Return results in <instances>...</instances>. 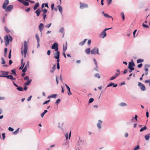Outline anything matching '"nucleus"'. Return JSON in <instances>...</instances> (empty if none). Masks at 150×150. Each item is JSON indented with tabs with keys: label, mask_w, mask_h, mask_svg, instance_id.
I'll list each match as a JSON object with an SVG mask.
<instances>
[{
	"label": "nucleus",
	"mask_w": 150,
	"mask_h": 150,
	"mask_svg": "<svg viewBox=\"0 0 150 150\" xmlns=\"http://www.w3.org/2000/svg\"><path fill=\"white\" fill-rule=\"evenodd\" d=\"M1 73L2 74L1 75H0V77L6 78L7 79L12 80H16V78H14L12 74L8 75L9 73L8 71H1Z\"/></svg>",
	"instance_id": "obj_1"
},
{
	"label": "nucleus",
	"mask_w": 150,
	"mask_h": 150,
	"mask_svg": "<svg viewBox=\"0 0 150 150\" xmlns=\"http://www.w3.org/2000/svg\"><path fill=\"white\" fill-rule=\"evenodd\" d=\"M28 50V42L26 41H24V42L23 51H21V54L22 56L23 55L24 58L26 57V55Z\"/></svg>",
	"instance_id": "obj_2"
},
{
	"label": "nucleus",
	"mask_w": 150,
	"mask_h": 150,
	"mask_svg": "<svg viewBox=\"0 0 150 150\" xmlns=\"http://www.w3.org/2000/svg\"><path fill=\"white\" fill-rule=\"evenodd\" d=\"M12 37L10 35H7L5 36L4 37L5 46H7L8 45H9L10 42H12Z\"/></svg>",
	"instance_id": "obj_3"
},
{
	"label": "nucleus",
	"mask_w": 150,
	"mask_h": 150,
	"mask_svg": "<svg viewBox=\"0 0 150 150\" xmlns=\"http://www.w3.org/2000/svg\"><path fill=\"white\" fill-rule=\"evenodd\" d=\"M99 49L97 47H95L93 48L91 51V54H100L99 53Z\"/></svg>",
	"instance_id": "obj_4"
},
{
	"label": "nucleus",
	"mask_w": 150,
	"mask_h": 150,
	"mask_svg": "<svg viewBox=\"0 0 150 150\" xmlns=\"http://www.w3.org/2000/svg\"><path fill=\"white\" fill-rule=\"evenodd\" d=\"M13 8V6L12 5H8L4 9L6 12H8L11 11Z\"/></svg>",
	"instance_id": "obj_5"
},
{
	"label": "nucleus",
	"mask_w": 150,
	"mask_h": 150,
	"mask_svg": "<svg viewBox=\"0 0 150 150\" xmlns=\"http://www.w3.org/2000/svg\"><path fill=\"white\" fill-rule=\"evenodd\" d=\"M59 45L57 42H54L51 46V48L54 50V51H57L58 50Z\"/></svg>",
	"instance_id": "obj_6"
},
{
	"label": "nucleus",
	"mask_w": 150,
	"mask_h": 150,
	"mask_svg": "<svg viewBox=\"0 0 150 150\" xmlns=\"http://www.w3.org/2000/svg\"><path fill=\"white\" fill-rule=\"evenodd\" d=\"M67 42H66V44H65V47L64 45H63V52L62 54L65 58H67V57H66V54H65V52L67 50Z\"/></svg>",
	"instance_id": "obj_7"
},
{
	"label": "nucleus",
	"mask_w": 150,
	"mask_h": 150,
	"mask_svg": "<svg viewBox=\"0 0 150 150\" xmlns=\"http://www.w3.org/2000/svg\"><path fill=\"white\" fill-rule=\"evenodd\" d=\"M138 86L142 91H144L146 90V88L145 86L141 83L139 82L138 83Z\"/></svg>",
	"instance_id": "obj_8"
},
{
	"label": "nucleus",
	"mask_w": 150,
	"mask_h": 150,
	"mask_svg": "<svg viewBox=\"0 0 150 150\" xmlns=\"http://www.w3.org/2000/svg\"><path fill=\"white\" fill-rule=\"evenodd\" d=\"M17 1L22 4L24 6H28L29 5V3L27 1H25L24 0H17Z\"/></svg>",
	"instance_id": "obj_9"
},
{
	"label": "nucleus",
	"mask_w": 150,
	"mask_h": 150,
	"mask_svg": "<svg viewBox=\"0 0 150 150\" xmlns=\"http://www.w3.org/2000/svg\"><path fill=\"white\" fill-rule=\"evenodd\" d=\"M44 27V24L42 23H40L38 26L39 29L41 32V35H42V31Z\"/></svg>",
	"instance_id": "obj_10"
},
{
	"label": "nucleus",
	"mask_w": 150,
	"mask_h": 150,
	"mask_svg": "<svg viewBox=\"0 0 150 150\" xmlns=\"http://www.w3.org/2000/svg\"><path fill=\"white\" fill-rule=\"evenodd\" d=\"M9 4L8 0H5L2 5V8L4 9Z\"/></svg>",
	"instance_id": "obj_11"
},
{
	"label": "nucleus",
	"mask_w": 150,
	"mask_h": 150,
	"mask_svg": "<svg viewBox=\"0 0 150 150\" xmlns=\"http://www.w3.org/2000/svg\"><path fill=\"white\" fill-rule=\"evenodd\" d=\"M80 7L81 9H83L84 8H87L88 6L87 4L85 3H81V2L80 3Z\"/></svg>",
	"instance_id": "obj_12"
},
{
	"label": "nucleus",
	"mask_w": 150,
	"mask_h": 150,
	"mask_svg": "<svg viewBox=\"0 0 150 150\" xmlns=\"http://www.w3.org/2000/svg\"><path fill=\"white\" fill-rule=\"evenodd\" d=\"M56 52L54 54V57L55 59L59 58L60 57V52L59 51H55Z\"/></svg>",
	"instance_id": "obj_13"
},
{
	"label": "nucleus",
	"mask_w": 150,
	"mask_h": 150,
	"mask_svg": "<svg viewBox=\"0 0 150 150\" xmlns=\"http://www.w3.org/2000/svg\"><path fill=\"white\" fill-rule=\"evenodd\" d=\"M107 36V34L103 30L100 35V36L103 38H104Z\"/></svg>",
	"instance_id": "obj_14"
},
{
	"label": "nucleus",
	"mask_w": 150,
	"mask_h": 150,
	"mask_svg": "<svg viewBox=\"0 0 150 150\" xmlns=\"http://www.w3.org/2000/svg\"><path fill=\"white\" fill-rule=\"evenodd\" d=\"M102 123V121L101 120H99L97 124V127L99 129H100L101 128V125Z\"/></svg>",
	"instance_id": "obj_15"
},
{
	"label": "nucleus",
	"mask_w": 150,
	"mask_h": 150,
	"mask_svg": "<svg viewBox=\"0 0 150 150\" xmlns=\"http://www.w3.org/2000/svg\"><path fill=\"white\" fill-rule=\"evenodd\" d=\"M135 66V64L132 59L131 62L129 63L128 67H134Z\"/></svg>",
	"instance_id": "obj_16"
},
{
	"label": "nucleus",
	"mask_w": 150,
	"mask_h": 150,
	"mask_svg": "<svg viewBox=\"0 0 150 150\" xmlns=\"http://www.w3.org/2000/svg\"><path fill=\"white\" fill-rule=\"evenodd\" d=\"M65 86H66V88L67 90H68V94L69 96L71 95L72 93L71 92V90L70 88L66 84H65Z\"/></svg>",
	"instance_id": "obj_17"
},
{
	"label": "nucleus",
	"mask_w": 150,
	"mask_h": 150,
	"mask_svg": "<svg viewBox=\"0 0 150 150\" xmlns=\"http://www.w3.org/2000/svg\"><path fill=\"white\" fill-rule=\"evenodd\" d=\"M41 10L40 8H38L35 11V13L36 14L37 16V17H38L39 16L40 14V13H41Z\"/></svg>",
	"instance_id": "obj_18"
},
{
	"label": "nucleus",
	"mask_w": 150,
	"mask_h": 150,
	"mask_svg": "<svg viewBox=\"0 0 150 150\" xmlns=\"http://www.w3.org/2000/svg\"><path fill=\"white\" fill-rule=\"evenodd\" d=\"M59 32L63 34L62 37H63L64 35V28L63 27H61L59 30Z\"/></svg>",
	"instance_id": "obj_19"
},
{
	"label": "nucleus",
	"mask_w": 150,
	"mask_h": 150,
	"mask_svg": "<svg viewBox=\"0 0 150 150\" xmlns=\"http://www.w3.org/2000/svg\"><path fill=\"white\" fill-rule=\"evenodd\" d=\"M150 67V64H146L144 65V69L146 72H148V68Z\"/></svg>",
	"instance_id": "obj_20"
},
{
	"label": "nucleus",
	"mask_w": 150,
	"mask_h": 150,
	"mask_svg": "<svg viewBox=\"0 0 150 150\" xmlns=\"http://www.w3.org/2000/svg\"><path fill=\"white\" fill-rule=\"evenodd\" d=\"M11 74H13L14 76H16L17 75L16 72V70L15 69H13L11 70Z\"/></svg>",
	"instance_id": "obj_21"
},
{
	"label": "nucleus",
	"mask_w": 150,
	"mask_h": 150,
	"mask_svg": "<svg viewBox=\"0 0 150 150\" xmlns=\"http://www.w3.org/2000/svg\"><path fill=\"white\" fill-rule=\"evenodd\" d=\"M39 3L38 2L36 3L33 7V8L34 10H36L39 6Z\"/></svg>",
	"instance_id": "obj_22"
},
{
	"label": "nucleus",
	"mask_w": 150,
	"mask_h": 150,
	"mask_svg": "<svg viewBox=\"0 0 150 150\" xmlns=\"http://www.w3.org/2000/svg\"><path fill=\"white\" fill-rule=\"evenodd\" d=\"M32 81V79H30V80L27 81V82L24 83V85L26 86L29 85L31 83Z\"/></svg>",
	"instance_id": "obj_23"
},
{
	"label": "nucleus",
	"mask_w": 150,
	"mask_h": 150,
	"mask_svg": "<svg viewBox=\"0 0 150 150\" xmlns=\"http://www.w3.org/2000/svg\"><path fill=\"white\" fill-rule=\"evenodd\" d=\"M56 69V64L54 65L53 67L52 68V69L50 70V72L51 73H53L54 71Z\"/></svg>",
	"instance_id": "obj_24"
},
{
	"label": "nucleus",
	"mask_w": 150,
	"mask_h": 150,
	"mask_svg": "<svg viewBox=\"0 0 150 150\" xmlns=\"http://www.w3.org/2000/svg\"><path fill=\"white\" fill-rule=\"evenodd\" d=\"M90 50V48H88L85 50V52L87 54H89L91 51Z\"/></svg>",
	"instance_id": "obj_25"
},
{
	"label": "nucleus",
	"mask_w": 150,
	"mask_h": 150,
	"mask_svg": "<svg viewBox=\"0 0 150 150\" xmlns=\"http://www.w3.org/2000/svg\"><path fill=\"white\" fill-rule=\"evenodd\" d=\"M87 40V39H84L82 41L80 42L79 43V45H81V46L83 45L85 43V42H86V40Z\"/></svg>",
	"instance_id": "obj_26"
},
{
	"label": "nucleus",
	"mask_w": 150,
	"mask_h": 150,
	"mask_svg": "<svg viewBox=\"0 0 150 150\" xmlns=\"http://www.w3.org/2000/svg\"><path fill=\"white\" fill-rule=\"evenodd\" d=\"M57 7L58 8V10L61 13H62V7L60 5H58L57 6Z\"/></svg>",
	"instance_id": "obj_27"
},
{
	"label": "nucleus",
	"mask_w": 150,
	"mask_h": 150,
	"mask_svg": "<svg viewBox=\"0 0 150 150\" xmlns=\"http://www.w3.org/2000/svg\"><path fill=\"white\" fill-rule=\"evenodd\" d=\"M48 112V110H45L44 111L42 112L40 115L41 116L42 118H43L47 112Z\"/></svg>",
	"instance_id": "obj_28"
},
{
	"label": "nucleus",
	"mask_w": 150,
	"mask_h": 150,
	"mask_svg": "<svg viewBox=\"0 0 150 150\" xmlns=\"http://www.w3.org/2000/svg\"><path fill=\"white\" fill-rule=\"evenodd\" d=\"M150 137V133L145 136V138L146 140H148Z\"/></svg>",
	"instance_id": "obj_29"
},
{
	"label": "nucleus",
	"mask_w": 150,
	"mask_h": 150,
	"mask_svg": "<svg viewBox=\"0 0 150 150\" xmlns=\"http://www.w3.org/2000/svg\"><path fill=\"white\" fill-rule=\"evenodd\" d=\"M17 89L19 91H23V87L21 86H18L17 87Z\"/></svg>",
	"instance_id": "obj_30"
},
{
	"label": "nucleus",
	"mask_w": 150,
	"mask_h": 150,
	"mask_svg": "<svg viewBox=\"0 0 150 150\" xmlns=\"http://www.w3.org/2000/svg\"><path fill=\"white\" fill-rule=\"evenodd\" d=\"M104 17H105L107 18H111L112 19V20L113 19L112 17L111 16H110L107 13L104 14Z\"/></svg>",
	"instance_id": "obj_31"
},
{
	"label": "nucleus",
	"mask_w": 150,
	"mask_h": 150,
	"mask_svg": "<svg viewBox=\"0 0 150 150\" xmlns=\"http://www.w3.org/2000/svg\"><path fill=\"white\" fill-rule=\"evenodd\" d=\"M147 129V127L146 126H145L144 127L141 128L140 129L139 131L141 132H142L143 131L146 130Z\"/></svg>",
	"instance_id": "obj_32"
},
{
	"label": "nucleus",
	"mask_w": 150,
	"mask_h": 150,
	"mask_svg": "<svg viewBox=\"0 0 150 150\" xmlns=\"http://www.w3.org/2000/svg\"><path fill=\"white\" fill-rule=\"evenodd\" d=\"M35 36L37 39V42H40V39L38 34H36Z\"/></svg>",
	"instance_id": "obj_33"
},
{
	"label": "nucleus",
	"mask_w": 150,
	"mask_h": 150,
	"mask_svg": "<svg viewBox=\"0 0 150 150\" xmlns=\"http://www.w3.org/2000/svg\"><path fill=\"white\" fill-rule=\"evenodd\" d=\"M144 60L143 59H138L137 60V63H142L144 61Z\"/></svg>",
	"instance_id": "obj_34"
},
{
	"label": "nucleus",
	"mask_w": 150,
	"mask_h": 150,
	"mask_svg": "<svg viewBox=\"0 0 150 150\" xmlns=\"http://www.w3.org/2000/svg\"><path fill=\"white\" fill-rule=\"evenodd\" d=\"M19 128H18L16 130H15V131H14V132H13V134H17L19 132Z\"/></svg>",
	"instance_id": "obj_35"
},
{
	"label": "nucleus",
	"mask_w": 150,
	"mask_h": 150,
	"mask_svg": "<svg viewBox=\"0 0 150 150\" xmlns=\"http://www.w3.org/2000/svg\"><path fill=\"white\" fill-rule=\"evenodd\" d=\"M4 28L5 30L7 33H8L10 32V30L8 29L7 27L6 26H5Z\"/></svg>",
	"instance_id": "obj_36"
},
{
	"label": "nucleus",
	"mask_w": 150,
	"mask_h": 150,
	"mask_svg": "<svg viewBox=\"0 0 150 150\" xmlns=\"http://www.w3.org/2000/svg\"><path fill=\"white\" fill-rule=\"evenodd\" d=\"M21 60V66L23 67H24L25 65V63L23 62V59H22Z\"/></svg>",
	"instance_id": "obj_37"
},
{
	"label": "nucleus",
	"mask_w": 150,
	"mask_h": 150,
	"mask_svg": "<svg viewBox=\"0 0 150 150\" xmlns=\"http://www.w3.org/2000/svg\"><path fill=\"white\" fill-rule=\"evenodd\" d=\"M142 26L144 28H148L149 27V26L148 25L145 24L144 23L142 24Z\"/></svg>",
	"instance_id": "obj_38"
},
{
	"label": "nucleus",
	"mask_w": 150,
	"mask_h": 150,
	"mask_svg": "<svg viewBox=\"0 0 150 150\" xmlns=\"http://www.w3.org/2000/svg\"><path fill=\"white\" fill-rule=\"evenodd\" d=\"M27 68L26 67V66H25V67L23 68L22 70V72H25L27 71Z\"/></svg>",
	"instance_id": "obj_39"
},
{
	"label": "nucleus",
	"mask_w": 150,
	"mask_h": 150,
	"mask_svg": "<svg viewBox=\"0 0 150 150\" xmlns=\"http://www.w3.org/2000/svg\"><path fill=\"white\" fill-rule=\"evenodd\" d=\"M94 99L93 98H91L89 99L88 103H91L94 101Z\"/></svg>",
	"instance_id": "obj_40"
},
{
	"label": "nucleus",
	"mask_w": 150,
	"mask_h": 150,
	"mask_svg": "<svg viewBox=\"0 0 150 150\" xmlns=\"http://www.w3.org/2000/svg\"><path fill=\"white\" fill-rule=\"evenodd\" d=\"M94 77L99 79L100 78V76L99 74L97 73L94 75Z\"/></svg>",
	"instance_id": "obj_41"
},
{
	"label": "nucleus",
	"mask_w": 150,
	"mask_h": 150,
	"mask_svg": "<svg viewBox=\"0 0 150 150\" xmlns=\"http://www.w3.org/2000/svg\"><path fill=\"white\" fill-rule=\"evenodd\" d=\"M119 105L120 106L123 107L125 106H126L127 104L125 103L122 102L120 103L119 104Z\"/></svg>",
	"instance_id": "obj_42"
},
{
	"label": "nucleus",
	"mask_w": 150,
	"mask_h": 150,
	"mask_svg": "<svg viewBox=\"0 0 150 150\" xmlns=\"http://www.w3.org/2000/svg\"><path fill=\"white\" fill-rule=\"evenodd\" d=\"M1 59L2 60L1 64H5L6 63V61L3 57H1Z\"/></svg>",
	"instance_id": "obj_43"
},
{
	"label": "nucleus",
	"mask_w": 150,
	"mask_h": 150,
	"mask_svg": "<svg viewBox=\"0 0 150 150\" xmlns=\"http://www.w3.org/2000/svg\"><path fill=\"white\" fill-rule=\"evenodd\" d=\"M50 101V99H49L48 100L45 101L43 103V105H45V104H47Z\"/></svg>",
	"instance_id": "obj_44"
},
{
	"label": "nucleus",
	"mask_w": 150,
	"mask_h": 150,
	"mask_svg": "<svg viewBox=\"0 0 150 150\" xmlns=\"http://www.w3.org/2000/svg\"><path fill=\"white\" fill-rule=\"evenodd\" d=\"M121 15L122 16L123 21L125 19V16L123 12H122L121 13Z\"/></svg>",
	"instance_id": "obj_45"
},
{
	"label": "nucleus",
	"mask_w": 150,
	"mask_h": 150,
	"mask_svg": "<svg viewBox=\"0 0 150 150\" xmlns=\"http://www.w3.org/2000/svg\"><path fill=\"white\" fill-rule=\"evenodd\" d=\"M140 148V146L139 145H137L135 148L133 150H137L139 149Z\"/></svg>",
	"instance_id": "obj_46"
},
{
	"label": "nucleus",
	"mask_w": 150,
	"mask_h": 150,
	"mask_svg": "<svg viewBox=\"0 0 150 150\" xmlns=\"http://www.w3.org/2000/svg\"><path fill=\"white\" fill-rule=\"evenodd\" d=\"M57 94H53L51 95L52 98H56L57 97Z\"/></svg>",
	"instance_id": "obj_47"
},
{
	"label": "nucleus",
	"mask_w": 150,
	"mask_h": 150,
	"mask_svg": "<svg viewBox=\"0 0 150 150\" xmlns=\"http://www.w3.org/2000/svg\"><path fill=\"white\" fill-rule=\"evenodd\" d=\"M2 136L3 140H4L6 138L5 134L3 133L2 134Z\"/></svg>",
	"instance_id": "obj_48"
},
{
	"label": "nucleus",
	"mask_w": 150,
	"mask_h": 150,
	"mask_svg": "<svg viewBox=\"0 0 150 150\" xmlns=\"http://www.w3.org/2000/svg\"><path fill=\"white\" fill-rule=\"evenodd\" d=\"M42 16L43 17V20H44V21H45V19L46 18L47 15L45 13H45H43L42 14Z\"/></svg>",
	"instance_id": "obj_49"
},
{
	"label": "nucleus",
	"mask_w": 150,
	"mask_h": 150,
	"mask_svg": "<svg viewBox=\"0 0 150 150\" xmlns=\"http://www.w3.org/2000/svg\"><path fill=\"white\" fill-rule=\"evenodd\" d=\"M56 80L57 84L59 83L58 77L57 76H56Z\"/></svg>",
	"instance_id": "obj_50"
},
{
	"label": "nucleus",
	"mask_w": 150,
	"mask_h": 150,
	"mask_svg": "<svg viewBox=\"0 0 150 150\" xmlns=\"http://www.w3.org/2000/svg\"><path fill=\"white\" fill-rule=\"evenodd\" d=\"M61 101V99H57L55 102V103L56 104H58Z\"/></svg>",
	"instance_id": "obj_51"
},
{
	"label": "nucleus",
	"mask_w": 150,
	"mask_h": 150,
	"mask_svg": "<svg viewBox=\"0 0 150 150\" xmlns=\"http://www.w3.org/2000/svg\"><path fill=\"white\" fill-rule=\"evenodd\" d=\"M54 3H52L51 4V8L52 10H53L54 9Z\"/></svg>",
	"instance_id": "obj_52"
},
{
	"label": "nucleus",
	"mask_w": 150,
	"mask_h": 150,
	"mask_svg": "<svg viewBox=\"0 0 150 150\" xmlns=\"http://www.w3.org/2000/svg\"><path fill=\"white\" fill-rule=\"evenodd\" d=\"M51 24H52V23H50L49 24H47V25H45V27H46V28H49L50 27V26L51 25Z\"/></svg>",
	"instance_id": "obj_53"
},
{
	"label": "nucleus",
	"mask_w": 150,
	"mask_h": 150,
	"mask_svg": "<svg viewBox=\"0 0 150 150\" xmlns=\"http://www.w3.org/2000/svg\"><path fill=\"white\" fill-rule=\"evenodd\" d=\"M42 12H43V13H45L47 12V10L46 8H45L44 9L42 10Z\"/></svg>",
	"instance_id": "obj_54"
},
{
	"label": "nucleus",
	"mask_w": 150,
	"mask_h": 150,
	"mask_svg": "<svg viewBox=\"0 0 150 150\" xmlns=\"http://www.w3.org/2000/svg\"><path fill=\"white\" fill-rule=\"evenodd\" d=\"M107 2L108 5L110 4L112 2V0H107Z\"/></svg>",
	"instance_id": "obj_55"
},
{
	"label": "nucleus",
	"mask_w": 150,
	"mask_h": 150,
	"mask_svg": "<svg viewBox=\"0 0 150 150\" xmlns=\"http://www.w3.org/2000/svg\"><path fill=\"white\" fill-rule=\"evenodd\" d=\"M113 83H112V82H110V83L108 84L107 86H106V88H107V87H110V86H112V85H113Z\"/></svg>",
	"instance_id": "obj_56"
},
{
	"label": "nucleus",
	"mask_w": 150,
	"mask_h": 150,
	"mask_svg": "<svg viewBox=\"0 0 150 150\" xmlns=\"http://www.w3.org/2000/svg\"><path fill=\"white\" fill-rule=\"evenodd\" d=\"M24 80H27V81L30 80L29 79V76H25V77L24 78Z\"/></svg>",
	"instance_id": "obj_57"
},
{
	"label": "nucleus",
	"mask_w": 150,
	"mask_h": 150,
	"mask_svg": "<svg viewBox=\"0 0 150 150\" xmlns=\"http://www.w3.org/2000/svg\"><path fill=\"white\" fill-rule=\"evenodd\" d=\"M8 130L9 131L12 132L14 130V129L11 127H9L8 128Z\"/></svg>",
	"instance_id": "obj_58"
},
{
	"label": "nucleus",
	"mask_w": 150,
	"mask_h": 150,
	"mask_svg": "<svg viewBox=\"0 0 150 150\" xmlns=\"http://www.w3.org/2000/svg\"><path fill=\"white\" fill-rule=\"evenodd\" d=\"M30 10V8L28 7L25 10V11L27 12H28Z\"/></svg>",
	"instance_id": "obj_59"
},
{
	"label": "nucleus",
	"mask_w": 150,
	"mask_h": 150,
	"mask_svg": "<svg viewBox=\"0 0 150 150\" xmlns=\"http://www.w3.org/2000/svg\"><path fill=\"white\" fill-rule=\"evenodd\" d=\"M91 40H88L87 42L88 45V46H90L91 43Z\"/></svg>",
	"instance_id": "obj_60"
},
{
	"label": "nucleus",
	"mask_w": 150,
	"mask_h": 150,
	"mask_svg": "<svg viewBox=\"0 0 150 150\" xmlns=\"http://www.w3.org/2000/svg\"><path fill=\"white\" fill-rule=\"evenodd\" d=\"M145 83H149V86H150V80H147L145 81Z\"/></svg>",
	"instance_id": "obj_61"
},
{
	"label": "nucleus",
	"mask_w": 150,
	"mask_h": 150,
	"mask_svg": "<svg viewBox=\"0 0 150 150\" xmlns=\"http://www.w3.org/2000/svg\"><path fill=\"white\" fill-rule=\"evenodd\" d=\"M143 64L142 63H140L137 65V67L139 68H141Z\"/></svg>",
	"instance_id": "obj_62"
},
{
	"label": "nucleus",
	"mask_w": 150,
	"mask_h": 150,
	"mask_svg": "<svg viewBox=\"0 0 150 150\" xmlns=\"http://www.w3.org/2000/svg\"><path fill=\"white\" fill-rule=\"evenodd\" d=\"M93 62H94V63L95 64V65H98L97 63V62L96 60L94 58L93 59Z\"/></svg>",
	"instance_id": "obj_63"
},
{
	"label": "nucleus",
	"mask_w": 150,
	"mask_h": 150,
	"mask_svg": "<svg viewBox=\"0 0 150 150\" xmlns=\"http://www.w3.org/2000/svg\"><path fill=\"white\" fill-rule=\"evenodd\" d=\"M132 74H133L132 73H131L130 74L129 76L127 78V80H129L130 79V77L132 75Z\"/></svg>",
	"instance_id": "obj_64"
}]
</instances>
